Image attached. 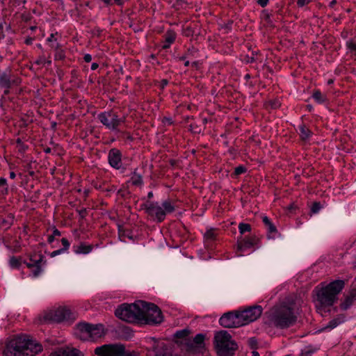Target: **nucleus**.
<instances>
[{
  "label": "nucleus",
  "instance_id": "nucleus-9",
  "mask_svg": "<svg viewBox=\"0 0 356 356\" xmlns=\"http://www.w3.org/2000/svg\"><path fill=\"white\" fill-rule=\"evenodd\" d=\"M44 318L47 321L60 323L63 321L74 319L75 315L67 307H59L47 313L44 316Z\"/></svg>",
  "mask_w": 356,
  "mask_h": 356
},
{
  "label": "nucleus",
  "instance_id": "nucleus-55",
  "mask_svg": "<svg viewBox=\"0 0 356 356\" xmlns=\"http://www.w3.org/2000/svg\"><path fill=\"white\" fill-rule=\"evenodd\" d=\"M54 236L53 235H50L48 236V238H47V241L49 244H51L53 243V242L54 241Z\"/></svg>",
  "mask_w": 356,
  "mask_h": 356
},
{
  "label": "nucleus",
  "instance_id": "nucleus-1",
  "mask_svg": "<svg viewBox=\"0 0 356 356\" xmlns=\"http://www.w3.org/2000/svg\"><path fill=\"white\" fill-rule=\"evenodd\" d=\"M115 314L119 318L129 323L157 325L163 321V315L159 307L143 300L133 304H122Z\"/></svg>",
  "mask_w": 356,
  "mask_h": 356
},
{
  "label": "nucleus",
  "instance_id": "nucleus-24",
  "mask_svg": "<svg viewBox=\"0 0 356 356\" xmlns=\"http://www.w3.org/2000/svg\"><path fill=\"white\" fill-rule=\"evenodd\" d=\"M344 321V316H339L331 320L323 330H332Z\"/></svg>",
  "mask_w": 356,
  "mask_h": 356
},
{
  "label": "nucleus",
  "instance_id": "nucleus-7",
  "mask_svg": "<svg viewBox=\"0 0 356 356\" xmlns=\"http://www.w3.org/2000/svg\"><path fill=\"white\" fill-rule=\"evenodd\" d=\"M75 333L83 341H95L103 336L104 327L102 324L80 323L76 325Z\"/></svg>",
  "mask_w": 356,
  "mask_h": 356
},
{
  "label": "nucleus",
  "instance_id": "nucleus-20",
  "mask_svg": "<svg viewBox=\"0 0 356 356\" xmlns=\"http://www.w3.org/2000/svg\"><path fill=\"white\" fill-rule=\"evenodd\" d=\"M298 128L300 136L302 140H308L313 134L312 131L305 124H301Z\"/></svg>",
  "mask_w": 356,
  "mask_h": 356
},
{
  "label": "nucleus",
  "instance_id": "nucleus-32",
  "mask_svg": "<svg viewBox=\"0 0 356 356\" xmlns=\"http://www.w3.org/2000/svg\"><path fill=\"white\" fill-rule=\"evenodd\" d=\"M238 229H239V232L241 234H243L245 232H250L251 230V226L249 224H246V223H240L238 225Z\"/></svg>",
  "mask_w": 356,
  "mask_h": 356
},
{
  "label": "nucleus",
  "instance_id": "nucleus-50",
  "mask_svg": "<svg viewBox=\"0 0 356 356\" xmlns=\"http://www.w3.org/2000/svg\"><path fill=\"white\" fill-rule=\"evenodd\" d=\"M254 54L252 53V56H250H250H247V60L246 61L248 63H253V62H254L255 61V58H254Z\"/></svg>",
  "mask_w": 356,
  "mask_h": 356
},
{
  "label": "nucleus",
  "instance_id": "nucleus-15",
  "mask_svg": "<svg viewBox=\"0 0 356 356\" xmlns=\"http://www.w3.org/2000/svg\"><path fill=\"white\" fill-rule=\"evenodd\" d=\"M122 152L117 148H112L109 150L108 154V161L109 165L116 169L119 170L122 168Z\"/></svg>",
  "mask_w": 356,
  "mask_h": 356
},
{
  "label": "nucleus",
  "instance_id": "nucleus-30",
  "mask_svg": "<svg viewBox=\"0 0 356 356\" xmlns=\"http://www.w3.org/2000/svg\"><path fill=\"white\" fill-rule=\"evenodd\" d=\"M204 335L202 334H197L193 339V343H195L197 346L200 347L202 344L204 343Z\"/></svg>",
  "mask_w": 356,
  "mask_h": 356
},
{
  "label": "nucleus",
  "instance_id": "nucleus-2",
  "mask_svg": "<svg viewBox=\"0 0 356 356\" xmlns=\"http://www.w3.org/2000/svg\"><path fill=\"white\" fill-rule=\"evenodd\" d=\"M343 280H337L331 282L325 286H316L314 292L316 293V307L317 312L323 314L329 311V307L332 306L337 300V296L344 288Z\"/></svg>",
  "mask_w": 356,
  "mask_h": 356
},
{
  "label": "nucleus",
  "instance_id": "nucleus-6",
  "mask_svg": "<svg viewBox=\"0 0 356 356\" xmlns=\"http://www.w3.org/2000/svg\"><path fill=\"white\" fill-rule=\"evenodd\" d=\"M146 213L154 218L159 222H163L168 213L175 211V208L172 202L168 199L164 200L161 205L157 202H149L145 204Z\"/></svg>",
  "mask_w": 356,
  "mask_h": 356
},
{
  "label": "nucleus",
  "instance_id": "nucleus-5",
  "mask_svg": "<svg viewBox=\"0 0 356 356\" xmlns=\"http://www.w3.org/2000/svg\"><path fill=\"white\" fill-rule=\"evenodd\" d=\"M214 346L220 356H232L237 349L236 343L226 330L217 332L214 336Z\"/></svg>",
  "mask_w": 356,
  "mask_h": 356
},
{
  "label": "nucleus",
  "instance_id": "nucleus-36",
  "mask_svg": "<svg viewBox=\"0 0 356 356\" xmlns=\"http://www.w3.org/2000/svg\"><path fill=\"white\" fill-rule=\"evenodd\" d=\"M246 170H247L246 168L244 167L243 165H238L236 168H235L234 175L236 176L240 175L241 174L245 173L246 172Z\"/></svg>",
  "mask_w": 356,
  "mask_h": 356
},
{
  "label": "nucleus",
  "instance_id": "nucleus-54",
  "mask_svg": "<svg viewBox=\"0 0 356 356\" xmlns=\"http://www.w3.org/2000/svg\"><path fill=\"white\" fill-rule=\"evenodd\" d=\"M229 25V24H222L220 29L227 31V30L230 29Z\"/></svg>",
  "mask_w": 356,
  "mask_h": 356
},
{
  "label": "nucleus",
  "instance_id": "nucleus-48",
  "mask_svg": "<svg viewBox=\"0 0 356 356\" xmlns=\"http://www.w3.org/2000/svg\"><path fill=\"white\" fill-rule=\"evenodd\" d=\"M45 62H46V59L44 57H41V58H40V59H38V60L35 61V63L38 65H40V64H45Z\"/></svg>",
  "mask_w": 356,
  "mask_h": 356
},
{
  "label": "nucleus",
  "instance_id": "nucleus-8",
  "mask_svg": "<svg viewBox=\"0 0 356 356\" xmlns=\"http://www.w3.org/2000/svg\"><path fill=\"white\" fill-rule=\"evenodd\" d=\"M97 118L103 125L112 131L118 130V127L124 122V118H120L112 111L100 113Z\"/></svg>",
  "mask_w": 356,
  "mask_h": 356
},
{
  "label": "nucleus",
  "instance_id": "nucleus-3",
  "mask_svg": "<svg viewBox=\"0 0 356 356\" xmlns=\"http://www.w3.org/2000/svg\"><path fill=\"white\" fill-rule=\"evenodd\" d=\"M42 350V346L29 336L19 335L6 342L3 353L5 356H34Z\"/></svg>",
  "mask_w": 356,
  "mask_h": 356
},
{
  "label": "nucleus",
  "instance_id": "nucleus-18",
  "mask_svg": "<svg viewBox=\"0 0 356 356\" xmlns=\"http://www.w3.org/2000/svg\"><path fill=\"white\" fill-rule=\"evenodd\" d=\"M257 239L255 237L244 238V239L238 243V249L240 251H244L248 248L253 247L257 243Z\"/></svg>",
  "mask_w": 356,
  "mask_h": 356
},
{
  "label": "nucleus",
  "instance_id": "nucleus-12",
  "mask_svg": "<svg viewBox=\"0 0 356 356\" xmlns=\"http://www.w3.org/2000/svg\"><path fill=\"white\" fill-rule=\"evenodd\" d=\"M122 353V344H106L95 350V353L98 356H120Z\"/></svg>",
  "mask_w": 356,
  "mask_h": 356
},
{
  "label": "nucleus",
  "instance_id": "nucleus-29",
  "mask_svg": "<svg viewBox=\"0 0 356 356\" xmlns=\"http://www.w3.org/2000/svg\"><path fill=\"white\" fill-rule=\"evenodd\" d=\"M0 193L3 195L8 193V185L5 178H0Z\"/></svg>",
  "mask_w": 356,
  "mask_h": 356
},
{
  "label": "nucleus",
  "instance_id": "nucleus-62",
  "mask_svg": "<svg viewBox=\"0 0 356 356\" xmlns=\"http://www.w3.org/2000/svg\"><path fill=\"white\" fill-rule=\"evenodd\" d=\"M16 177V175L14 172H10V179H15Z\"/></svg>",
  "mask_w": 356,
  "mask_h": 356
},
{
  "label": "nucleus",
  "instance_id": "nucleus-43",
  "mask_svg": "<svg viewBox=\"0 0 356 356\" xmlns=\"http://www.w3.org/2000/svg\"><path fill=\"white\" fill-rule=\"evenodd\" d=\"M120 356H137L135 352H129L125 350V347L123 346V353L120 355Z\"/></svg>",
  "mask_w": 356,
  "mask_h": 356
},
{
  "label": "nucleus",
  "instance_id": "nucleus-39",
  "mask_svg": "<svg viewBox=\"0 0 356 356\" xmlns=\"http://www.w3.org/2000/svg\"><path fill=\"white\" fill-rule=\"evenodd\" d=\"M61 243H62V245H63V247L62 248V249H63L65 252H66V251L69 249L70 245V243L69 241H68L67 238H63L61 239Z\"/></svg>",
  "mask_w": 356,
  "mask_h": 356
},
{
  "label": "nucleus",
  "instance_id": "nucleus-28",
  "mask_svg": "<svg viewBox=\"0 0 356 356\" xmlns=\"http://www.w3.org/2000/svg\"><path fill=\"white\" fill-rule=\"evenodd\" d=\"M183 35L189 37L193 35L199 34L195 28H193L191 25L184 26L182 29Z\"/></svg>",
  "mask_w": 356,
  "mask_h": 356
},
{
  "label": "nucleus",
  "instance_id": "nucleus-46",
  "mask_svg": "<svg viewBox=\"0 0 356 356\" xmlns=\"http://www.w3.org/2000/svg\"><path fill=\"white\" fill-rule=\"evenodd\" d=\"M102 31L99 28H95V29L92 31V34L96 36L101 35Z\"/></svg>",
  "mask_w": 356,
  "mask_h": 356
},
{
  "label": "nucleus",
  "instance_id": "nucleus-59",
  "mask_svg": "<svg viewBox=\"0 0 356 356\" xmlns=\"http://www.w3.org/2000/svg\"><path fill=\"white\" fill-rule=\"evenodd\" d=\"M98 67H99V65L97 63H93L91 65V70H95L96 69H97Z\"/></svg>",
  "mask_w": 356,
  "mask_h": 356
},
{
  "label": "nucleus",
  "instance_id": "nucleus-49",
  "mask_svg": "<svg viewBox=\"0 0 356 356\" xmlns=\"http://www.w3.org/2000/svg\"><path fill=\"white\" fill-rule=\"evenodd\" d=\"M60 234H61L60 232L58 229L54 227V230H53L52 235L55 237V236H60Z\"/></svg>",
  "mask_w": 356,
  "mask_h": 356
},
{
  "label": "nucleus",
  "instance_id": "nucleus-41",
  "mask_svg": "<svg viewBox=\"0 0 356 356\" xmlns=\"http://www.w3.org/2000/svg\"><path fill=\"white\" fill-rule=\"evenodd\" d=\"M312 0H297V5L298 7H303L306 5H308Z\"/></svg>",
  "mask_w": 356,
  "mask_h": 356
},
{
  "label": "nucleus",
  "instance_id": "nucleus-56",
  "mask_svg": "<svg viewBox=\"0 0 356 356\" xmlns=\"http://www.w3.org/2000/svg\"><path fill=\"white\" fill-rule=\"evenodd\" d=\"M172 44H168L164 42V44L161 47V49H168L170 48Z\"/></svg>",
  "mask_w": 356,
  "mask_h": 356
},
{
  "label": "nucleus",
  "instance_id": "nucleus-19",
  "mask_svg": "<svg viewBox=\"0 0 356 356\" xmlns=\"http://www.w3.org/2000/svg\"><path fill=\"white\" fill-rule=\"evenodd\" d=\"M73 251L76 254H88L90 253L92 249L93 246L92 245H87L86 243H81L79 245H73L72 247Z\"/></svg>",
  "mask_w": 356,
  "mask_h": 356
},
{
  "label": "nucleus",
  "instance_id": "nucleus-64",
  "mask_svg": "<svg viewBox=\"0 0 356 356\" xmlns=\"http://www.w3.org/2000/svg\"><path fill=\"white\" fill-rule=\"evenodd\" d=\"M252 356H259V354L257 351H253L252 352Z\"/></svg>",
  "mask_w": 356,
  "mask_h": 356
},
{
  "label": "nucleus",
  "instance_id": "nucleus-38",
  "mask_svg": "<svg viewBox=\"0 0 356 356\" xmlns=\"http://www.w3.org/2000/svg\"><path fill=\"white\" fill-rule=\"evenodd\" d=\"M17 144L19 145V151L23 152L28 148L26 145H25L20 138H17L16 140Z\"/></svg>",
  "mask_w": 356,
  "mask_h": 356
},
{
  "label": "nucleus",
  "instance_id": "nucleus-60",
  "mask_svg": "<svg viewBox=\"0 0 356 356\" xmlns=\"http://www.w3.org/2000/svg\"><path fill=\"white\" fill-rule=\"evenodd\" d=\"M4 89V91H3V95H7L10 93V88H3Z\"/></svg>",
  "mask_w": 356,
  "mask_h": 356
},
{
  "label": "nucleus",
  "instance_id": "nucleus-52",
  "mask_svg": "<svg viewBox=\"0 0 356 356\" xmlns=\"http://www.w3.org/2000/svg\"><path fill=\"white\" fill-rule=\"evenodd\" d=\"M106 6H109L113 5L112 0H101Z\"/></svg>",
  "mask_w": 356,
  "mask_h": 356
},
{
  "label": "nucleus",
  "instance_id": "nucleus-35",
  "mask_svg": "<svg viewBox=\"0 0 356 356\" xmlns=\"http://www.w3.org/2000/svg\"><path fill=\"white\" fill-rule=\"evenodd\" d=\"M346 46L351 52H353L356 55V43L352 40H349L347 41Z\"/></svg>",
  "mask_w": 356,
  "mask_h": 356
},
{
  "label": "nucleus",
  "instance_id": "nucleus-22",
  "mask_svg": "<svg viewBox=\"0 0 356 356\" xmlns=\"http://www.w3.org/2000/svg\"><path fill=\"white\" fill-rule=\"evenodd\" d=\"M262 222L266 226L268 234H274L277 233L276 227L273 225L271 220L266 216L262 217Z\"/></svg>",
  "mask_w": 356,
  "mask_h": 356
},
{
  "label": "nucleus",
  "instance_id": "nucleus-40",
  "mask_svg": "<svg viewBox=\"0 0 356 356\" xmlns=\"http://www.w3.org/2000/svg\"><path fill=\"white\" fill-rule=\"evenodd\" d=\"M321 204L319 202H314L311 208V211L312 213H316L318 212L321 209Z\"/></svg>",
  "mask_w": 356,
  "mask_h": 356
},
{
  "label": "nucleus",
  "instance_id": "nucleus-11",
  "mask_svg": "<svg viewBox=\"0 0 356 356\" xmlns=\"http://www.w3.org/2000/svg\"><path fill=\"white\" fill-rule=\"evenodd\" d=\"M219 323L224 327H238L243 326L238 311L224 314L219 319Z\"/></svg>",
  "mask_w": 356,
  "mask_h": 356
},
{
  "label": "nucleus",
  "instance_id": "nucleus-47",
  "mask_svg": "<svg viewBox=\"0 0 356 356\" xmlns=\"http://www.w3.org/2000/svg\"><path fill=\"white\" fill-rule=\"evenodd\" d=\"M83 60L86 63H90L92 60V56L90 54H85L83 56Z\"/></svg>",
  "mask_w": 356,
  "mask_h": 356
},
{
  "label": "nucleus",
  "instance_id": "nucleus-26",
  "mask_svg": "<svg viewBox=\"0 0 356 356\" xmlns=\"http://www.w3.org/2000/svg\"><path fill=\"white\" fill-rule=\"evenodd\" d=\"M153 350L156 356H165L166 355V345L163 343L154 346Z\"/></svg>",
  "mask_w": 356,
  "mask_h": 356
},
{
  "label": "nucleus",
  "instance_id": "nucleus-33",
  "mask_svg": "<svg viewBox=\"0 0 356 356\" xmlns=\"http://www.w3.org/2000/svg\"><path fill=\"white\" fill-rule=\"evenodd\" d=\"M10 266L14 268H18L20 266V260L17 257H12L9 261Z\"/></svg>",
  "mask_w": 356,
  "mask_h": 356
},
{
  "label": "nucleus",
  "instance_id": "nucleus-17",
  "mask_svg": "<svg viewBox=\"0 0 356 356\" xmlns=\"http://www.w3.org/2000/svg\"><path fill=\"white\" fill-rule=\"evenodd\" d=\"M356 300V289L352 290L341 303L340 307L342 310H347Z\"/></svg>",
  "mask_w": 356,
  "mask_h": 356
},
{
  "label": "nucleus",
  "instance_id": "nucleus-63",
  "mask_svg": "<svg viewBox=\"0 0 356 356\" xmlns=\"http://www.w3.org/2000/svg\"><path fill=\"white\" fill-rule=\"evenodd\" d=\"M138 24H130L129 27L133 28L135 31L137 29V27H135Z\"/></svg>",
  "mask_w": 356,
  "mask_h": 356
},
{
  "label": "nucleus",
  "instance_id": "nucleus-13",
  "mask_svg": "<svg viewBox=\"0 0 356 356\" xmlns=\"http://www.w3.org/2000/svg\"><path fill=\"white\" fill-rule=\"evenodd\" d=\"M37 257L31 256L29 261H25L24 264L31 270V275L33 277H38L42 272V266L45 264L46 261L44 260V257L39 254Z\"/></svg>",
  "mask_w": 356,
  "mask_h": 356
},
{
  "label": "nucleus",
  "instance_id": "nucleus-21",
  "mask_svg": "<svg viewBox=\"0 0 356 356\" xmlns=\"http://www.w3.org/2000/svg\"><path fill=\"white\" fill-rule=\"evenodd\" d=\"M51 47L55 51V54H54L55 60H63L65 59V53L64 50L62 49L60 44L56 43L55 45L52 44H51Z\"/></svg>",
  "mask_w": 356,
  "mask_h": 356
},
{
  "label": "nucleus",
  "instance_id": "nucleus-45",
  "mask_svg": "<svg viewBox=\"0 0 356 356\" xmlns=\"http://www.w3.org/2000/svg\"><path fill=\"white\" fill-rule=\"evenodd\" d=\"M257 4L261 6V7H265L268 5L269 0H254Z\"/></svg>",
  "mask_w": 356,
  "mask_h": 356
},
{
  "label": "nucleus",
  "instance_id": "nucleus-51",
  "mask_svg": "<svg viewBox=\"0 0 356 356\" xmlns=\"http://www.w3.org/2000/svg\"><path fill=\"white\" fill-rule=\"evenodd\" d=\"M79 213L81 218H84L86 215L87 211H86V209H83L79 211Z\"/></svg>",
  "mask_w": 356,
  "mask_h": 356
},
{
  "label": "nucleus",
  "instance_id": "nucleus-34",
  "mask_svg": "<svg viewBox=\"0 0 356 356\" xmlns=\"http://www.w3.org/2000/svg\"><path fill=\"white\" fill-rule=\"evenodd\" d=\"M315 352V349L311 347H306L301 352V356H311Z\"/></svg>",
  "mask_w": 356,
  "mask_h": 356
},
{
  "label": "nucleus",
  "instance_id": "nucleus-23",
  "mask_svg": "<svg viewBox=\"0 0 356 356\" xmlns=\"http://www.w3.org/2000/svg\"><path fill=\"white\" fill-rule=\"evenodd\" d=\"M131 184L136 186H141L143 184V177L134 171L130 179Z\"/></svg>",
  "mask_w": 356,
  "mask_h": 356
},
{
  "label": "nucleus",
  "instance_id": "nucleus-31",
  "mask_svg": "<svg viewBox=\"0 0 356 356\" xmlns=\"http://www.w3.org/2000/svg\"><path fill=\"white\" fill-rule=\"evenodd\" d=\"M190 331L187 329L179 330L175 334V337L179 339H184L188 336Z\"/></svg>",
  "mask_w": 356,
  "mask_h": 356
},
{
  "label": "nucleus",
  "instance_id": "nucleus-16",
  "mask_svg": "<svg viewBox=\"0 0 356 356\" xmlns=\"http://www.w3.org/2000/svg\"><path fill=\"white\" fill-rule=\"evenodd\" d=\"M49 356H83L80 350L76 348H59L55 352L51 353Z\"/></svg>",
  "mask_w": 356,
  "mask_h": 356
},
{
  "label": "nucleus",
  "instance_id": "nucleus-61",
  "mask_svg": "<svg viewBox=\"0 0 356 356\" xmlns=\"http://www.w3.org/2000/svg\"><path fill=\"white\" fill-rule=\"evenodd\" d=\"M280 106V103L278 102H274L273 104H272V107L274 108H276L277 107Z\"/></svg>",
  "mask_w": 356,
  "mask_h": 356
},
{
  "label": "nucleus",
  "instance_id": "nucleus-58",
  "mask_svg": "<svg viewBox=\"0 0 356 356\" xmlns=\"http://www.w3.org/2000/svg\"><path fill=\"white\" fill-rule=\"evenodd\" d=\"M33 40V38H30V37H29V38H26V40H25V43H26V44H32Z\"/></svg>",
  "mask_w": 356,
  "mask_h": 356
},
{
  "label": "nucleus",
  "instance_id": "nucleus-53",
  "mask_svg": "<svg viewBox=\"0 0 356 356\" xmlns=\"http://www.w3.org/2000/svg\"><path fill=\"white\" fill-rule=\"evenodd\" d=\"M115 3L118 6H122L124 4V0H113V4Z\"/></svg>",
  "mask_w": 356,
  "mask_h": 356
},
{
  "label": "nucleus",
  "instance_id": "nucleus-27",
  "mask_svg": "<svg viewBox=\"0 0 356 356\" xmlns=\"http://www.w3.org/2000/svg\"><path fill=\"white\" fill-rule=\"evenodd\" d=\"M312 97L318 104H322L327 100L326 95L322 94L321 92L318 90H315L313 92Z\"/></svg>",
  "mask_w": 356,
  "mask_h": 356
},
{
  "label": "nucleus",
  "instance_id": "nucleus-14",
  "mask_svg": "<svg viewBox=\"0 0 356 356\" xmlns=\"http://www.w3.org/2000/svg\"><path fill=\"white\" fill-rule=\"evenodd\" d=\"M20 79L11 73L8 69L4 72H0V88H11L13 86H17Z\"/></svg>",
  "mask_w": 356,
  "mask_h": 356
},
{
  "label": "nucleus",
  "instance_id": "nucleus-37",
  "mask_svg": "<svg viewBox=\"0 0 356 356\" xmlns=\"http://www.w3.org/2000/svg\"><path fill=\"white\" fill-rule=\"evenodd\" d=\"M204 237L209 240H214L216 238V234L213 229H209L204 234Z\"/></svg>",
  "mask_w": 356,
  "mask_h": 356
},
{
  "label": "nucleus",
  "instance_id": "nucleus-42",
  "mask_svg": "<svg viewBox=\"0 0 356 356\" xmlns=\"http://www.w3.org/2000/svg\"><path fill=\"white\" fill-rule=\"evenodd\" d=\"M58 32L51 33L49 35V37L47 39V41L48 42H51L53 41H57V38H56V35H58Z\"/></svg>",
  "mask_w": 356,
  "mask_h": 356
},
{
  "label": "nucleus",
  "instance_id": "nucleus-25",
  "mask_svg": "<svg viewBox=\"0 0 356 356\" xmlns=\"http://www.w3.org/2000/svg\"><path fill=\"white\" fill-rule=\"evenodd\" d=\"M164 42L168 44H172L176 40L177 34L176 33L170 29L166 31L165 35H163Z\"/></svg>",
  "mask_w": 356,
  "mask_h": 356
},
{
  "label": "nucleus",
  "instance_id": "nucleus-44",
  "mask_svg": "<svg viewBox=\"0 0 356 356\" xmlns=\"http://www.w3.org/2000/svg\"><path fill=\"white\" fill-rule=\"evenodd\" d=\"M64 252H65V251L62 248H60V249L54 250L52 252H51L50 253V257H56V256H57L58 254H60L62 253H64Z\"/></svg>",
  "mask_w": 356,
  "mask_h": 356
},
{
  "label": "nucleus",
  "instance_id": "nucleus-4",
  "mask_svg": "<svg viewBox=\"0 0 356 356\" xmlns=\"http://www.w3.org/2000/svg\"><path fill=\"white\" fill-rule=\"evenodd\" d=\"M297 318L293 307L282 304L270 309L268 314V323L276 328L286 329L294 325Z\"/></svg>",
  "mask_w": 356,
  "mask_h": 356
},
{
  "label": "nucleus",
  "instance_id": "nucleus-10",
  "mask_svg": "<svg viewBox=\"0 0 356 356\" xmlns=\"http://www.w3.org/2000/svg\"><path fill=\"white\" fill-rule=\"evenodd\" d=\"M263 308L260 305L248 307L238 312L243 326L256 321L261 315Z\"/></svg>",
  "mask_w": 356,
  "mask_h": 356
},
{
  "label": "nucleus",
  "instance_id": "nucleus-57",
  "mask_svg": "<svg viewBox=\"0 0 356 356\" xmlns=\"http://www.w3.org/2000/svg\"><path fill=\"white\" fill-rule=\"evenodd\" d=\"M168 83V81L167 79H163L161 82V86L162 88H164L165 86H167Z\"/></svg>",
  "mask_w": 356,
  "mask_h": 356
}]
</instances>
